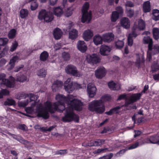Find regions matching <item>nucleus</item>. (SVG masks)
<instances>
[{
  "mask_svg": "<svg viewBox=\"0 0 159 159\" xmlns=\"http://www.w3.org/2000/svg\"><path fill=\"white\" fill-rule=\"evenodd\" d=\"M93 32L89 30H87L84 32L83 37L85 40L89 41L93 36Z\"/></svg>",
  "mask_w": 159,
  "mask_h": 159,
  "instance_id": "6ab92c4d",
  "label": "nucleus"
},
{
  "mask_svg": "<svg viewBox=\"0 0 159 159\" xmlns=\"http://www.w3.org/2000/svg\"><path fill=\"white\" fill-rule=\"evenodd\" d=\"M48 55L47 52L43 51L40 54V60L43 61H46L48 57Z\"/></svg>",
  "mask_w": 159,
  "mask_h": 159,
  "instance_id": "c9c22d12",
  "label": "nucleus"
},
{
  "mask_svg": "<svg viewBox=\"0 0 159 159\" xmlns=\"http://www.w3.org/2000/svg\"><path fill=\"white\" fill-rule=\"evenodd\" d=\"M121 23L122 26L126 29L130 27V21L127 17H123L121 20Z\"/></svg>",
  "mask_w": 159,
  "mask_h": 159,
  "instance_id": "a211bd4d",
  "label": "nucleus"
},
{
  "mask_svg": "<svg viewBox=\"0 0 159 159\" xmlns=\"http://www.w3.org/2000/svg\"><path fill=\"white\" fill-rule=\"evenodd\" d=\"M106 74L105 68L103 66L99 67L95 71V75L98 79H101Z\"/></svg>",
  "mask_w": 159,
  "mask_h": 159,
  "instance_id": "9d476101",
  "label": "nucleus"
},
{
  "mask_svg": "<svg viewBox=\"0 0 159 159\" xmlns=\"http://www.w3.org/2000/svg\"><path fill=\"white\" fill-rule=\"evenodd\" d=\"M67 105V107L65 110V116L62 118V120L65 122H70L73 120L78 122L79 117L74 113L73 110L81 111L82 109L83 103L80 100L74 99L71 101H69Z\"/></svg>",
  "mask_w": 159,
  "mask_h": 159,
  "instance_id": "f03ea898",
  "label": "nucleus"
},
{
  "mask_svg": "<svg viewBox=\"0 0 159 159\" xmlns=\"http://www.w3.org/2000/svg\"><path fill=\"white\" fill-rule=\"evenodd\" d=\"M72 13V10L71 8L67 9L65 13V16L67 17L71 16Z\"/></svg>",
  "mask_w": 159,
  "mask_h": 159,
  "instance_id": "603ef678",
  "label": "nucleus"
},
{
  "mask_svg": "<svg viewBox=\"0 0 159 159\" xmlns=\"http://www.w3.org/2000/svg\"><path fill=\"white\" fill-rule=\"evenodd\" d=\"M16 30L14 29H13L10 30L8 34V37L9 39H13L14 38L16 34Z\"/></svg>",
  "mask_w": 159,
  "mask_h": 159,
  "instance_id": "72a5a7b5",
  "label": "nucleus"
},
{
  "mask_svg": "<svg viewBox=\"0 0 159 159\" xmlns=\"http://www.w3.org/2000/svg\"><path fill=\"white\" fill-rule=\"evenodd\" d=\"M64 89L67 92L70 93L74 89L73 87V84L70 78L68 79L64 83Z\"/></svg>",
  "mask_w": 159,
  "mask_h": 159,
  "instance_id": "9b49d317",
  "label": "nucleus"
},
{
  "mask_svg": "<svg viewBox=\"0 0 159 159\" xmlns=\"http://www.w3.org/2000/svg\"><path fill=\"white\" fill-rule=\"evenodd\" d=\"M53 12L54 15L58 17L61 16L63 13V11L60 7H58L54 8Z\"/></svg>",
  "mask_w": 159,
  "mask_h": 159,
  "instance_id": "473e14b6",
  "label": "nucleus"
},
{
  "mask_svg": "<svg viewBox=\"0 0 159 159\" xmlns=\"http://www.w3.org/2000/svg\"><path fill=\"white\" fill-rule=\"evenodd\" d=\"M27 77L24 75H21L20 76H18L17 80L18 81L21 82H24L27 80Z\"/></svg>",
  "mask_w": 159,
  "mask_h": 159,
  "instance_id": "a18cd8bd",
  "label": "nucleus"
},
{
  "mask_svg": "<svg viewBox=\"0 0 159 159\" xmlns=\"http://www.w3.org/2000/svg\"><path fill=\"white\" fill-rule=\"evenodd\" d=\"M134 10L130 9L128 10L127 12V14L128 16L130 17L133 16L134 15Z\"/></svg>",
  "mask_w": 159,
  "mask_h": 159,
  "instance_id": "864d4df0",
  "label": "nucleus"
},
{
  "mask_svg": "<svg viewBox=\"0 0 159 159\" xmlns=\"http://www.w3.org/2000/svg\"><path fill=\"white\" fill-rule=\"evenodd\" d=\"M143 9L145 12H149L151 11L150 2L149 1H147L143 3Z\"/></svg>",
  "mask_w": 159,
  "mask_h": 159,
  "instance_id": "cd10ccee",
  "label": "nucleus"
},
{
  "mask_svg": "<svg viewBox=\"0 0 159 159\" xmlns=\"http://www.w3.org/2000/svg\"><path fill=\"white\" fill-rule=\"evenodd\" d=\"M28 14V10L25 9H21L20 12V15L22 19L25 18L27 16Z\"/></svg>",
  "mask_w": 159,
  "mask_h": 159,
  "instance_id": "c756f323",
  "label": "nucleus"
},
{
  "mask_svg": "<svg viewBox=\"0 0 159 159\" xmlns=\"http://www.w3.org/2000/svg\"><path fill=\"white\" fill-rule=\"evenodd\" d=\"M125 5L126 6L130 7H133L134 6V3L130 1H127Z\"/></svg>",
  "mask_w": 159,
  "mask_h": 159,
  "instance_id": "e2e57ef3",
  "label": "nucleus"
},
{
  "mask_svg": "<svg viewBox=\"0 0 159 159\" xmlns=\"http://www.w3.org/2000/svg\"><path fill=\"white\" fill-rule=\"evenodd\" d=\"M138 30L137 26L135 25L132 28L131 33L129 34L128 38V45L131 46L133 43V37L135 38L138 35L137 31Z\"/></svg>",
  "mask_w": 159,
  "mask_h": 159,
  "instance_id": "6e6552de",
  "label": "nucleus"
},
{
  "mask_svg": "<svg viewBox=\"0 0 159 159\" xmlns=\"http://www.w3.org/2000/svg\"><path fill=\"white\" fill-rule=\"evenodd\" d=\"M143 41L144 43H148V48L149 50L152 49V39L149 36H147L144 37Z\"/></svg>",
  "mask_w": 159,
  "mask_h": 159,
  "instance_id": "393cba45",
  "label": "nucleus"
},
{
  "mask_svg": "<svg viewBox=\"0 0 159 159\" xmlns=\"http://www.w3.org/2000/svg\"><path fill=\"white\" fill-rule=\"evenodd\" d=\"M54 48L56 50H57L59 49L60 48H61V44L59 43L56 44L54 46Z\"/></svg>",
  "mask_w": 159,
  "mask_h": 159,
  "instance_id": "774afa93",
  "label": "nucleus"
},
{
  "mask_svg": "<svg viewBox=\"0 0 159 159\" xmlns=\"http://www.w3.org/2000/svg\"><path fill=\"white\" fill-rule=\"evenodd\" d=\"M19 141L21 143L23 144H26L28 143V141L25 140L23 138H21L20 139L16 138L15 139Z\"/></svg>",
  "mask_w": 159,
  "mask_h": 159,
  "instance_id": "09e8293b",
  "label": "nucleus"
},
{
  "mask_svg": "<svg viewBox=\"0 0 159 159\" xmlns=\"http://www.w3.org/2000/svg\"><path fill=\"white\" fill-rule=\"evenodd\" d=\"M153 34L154 39L157 40L159 38V31L157 28H154L153 29Z\"/></svg>",
  "mask_w": 159,
  "mask_h": 159,
  "instance_id": "4c0bfd02",
  "label": "nucleus"
},
{
  "mask_svg": "<svg viewBox=\"0 0 159 159\" xmlns=\"http://www.w3.org/2000/svg\"><path fill=\"white\" fill-rule=\"evenodd\" d=\"M46 71L45 69H42L41 70H40V76L44 77L46 75Z\"/></svg>",
  "mask_w": 159,
  "mask_h": 159,
  "instance_id": "680f3d73",
  "label": "nucleus"
},
{
  "mask_svg": "<svg viewBox=\"0 0 159 159\" xmlns=\"http://www.w3.org/2000/svg\"><path fill=\"white\" fill-rule=\"evenodd\" d=\"M139 146V143L138 142L135 143L134 144L132 145L128 148L129 149H131L137 148Z\"/></svg>",
  "mask_w": 159,
  "mask_h": 159,
  "instance_id": "13d9d810",
  "label": "nucleus"
},
{
  "mask_svg": "<svg viewBox=\"0 0 159 159\" xmlns=\"http://www.w3.org/2000/svg\"><path fill=\"white\" fill-rule=\"evenodd\" d=\"M15 101L12 99L7 98L4 102V104L5 106H15L16 105Z\"/></svg>",
  "mask_w": 159,
  "mask_h": 159,
  "instance_id": "7c9ffc66",
  "label": "nucleus"
},
{
  "mask_svg": "<svg viewBox=\"0 0 159 159\" xmlns=\"http://www.w3.org/2000/svg\"><path fill=\"white\" fill-rule=\"evenodd\" d=\"M18 46V43L17 41H15L14 43H12V45L10 49V51L13 52L15 51L17 48Z\"/></svg>",
  "mask_w": 159,
  "mask_h": 159,
  "instance_id": "37998d69",
  "label": "nucleus"
},
{
  "mask_svg": "<svg viewBox=\"0 0 159 159\" xmlns=\"http://www.w3.org/2000/svg\"><path fill=\"white\" fill-rule=\"evenodd\" d=\"M103 37L104 42H110L114 39V35L111 33H109L104 34Z\"/></svg>",
  "mask_w": 159,
  "mask_h": 159,
  "instance_id": "f3484780",
  "label": "nucleus"
},
{
  "mask_svg": "<svg viewBox=\"0 0 159 159\" xmlns=\"http://www.w3.org/2000/svg\"><path fill=\"white\" fill-rule=\"evenodd\" d=\"M19 58L18 56H14L10 60L9 62H10V63H12L15 64V63L16 61H18L19 59Z\"/></svg>",
  "mask_w": 159,
  "mask_h": 159,
  "instance_id": "49530a36",
  "label": "nucleus"
},
{
  "mask_svg": "<svg viewBox=\"0 0 159 159\" xmlns=\"http://www.w3.org/2000/svg\"><path fill=\"white\" fill-rule=\"evenodd\" d=\"M99 57L96 54H93L90 56L89 61L93 64H96L100 61Z\"/></svg>",
  "mask_w": 159,
  "mask_h": 159,
  "instance_id": "aec40b11",
  "label": "nucleus"
},
{
  "mask_svg": "<svg viewBox=\"0 0 159 159\" xmlns=\"http://www.w3.org/2000/svg\"><path fill=\"white\" fill-rule=\"evenodd\" d=\"M113 154L112 153L109 155L104 156L103 157H100L99 159H111L113 157Z\"/></svg>",
  "mask_w": 159,
  "mask_h": 159,
  "instance_id": "6e6d98bb",
  "label": "nucleus"
},
{
  "mask_svg": "<svg viewBox=\"0 0 159 159\" xmlns=\"http://www.w3.org/2000/svg\"><path fill=\"white\" fill-rule=\"evenodd\" d=\"M135 25L137 26V28L138 29L137 31V33L139 30H143L145 28V23L142 19H140L139 20L138 25L136 23H134V26Z\"/></svg>",
  "mask_w": 159,
  "mask_h": 159,
  "instance_id": "b1692460",
  "label": "nucleus"
},
{
  "mask_svg": "<svg viewBox=\"0 0 159 159\" xmlns=\"http://www.w3.org/2000/svg\"><path fill=\"white\" fill-rule=\"evenodd\" d=\"M28 102H18V106L20 107H25L28 104Z\"/></svg>",
  "mask_w": 159,
  "mask_h": 159,
  "instance_id": "de8ad7c7",
  "label": "nucleus"
},
{
  "mask_svg": "<svg viewBox=\"0 0 159 159\" xmlns=\"http://www.w3.org/2000/svg\"><path fill=\"white\" fill-rule=\"evenodd\" d=\"M121 107H120L119 106H117L115 107H114L112 109V110L113 111V114H117L119 113L120 112V110Z\"/></svg>",
  "mask_w": 159,
  "mask_h": 159,
  "instance_id": "8fccbe9b",
  "label": "nucleus"
},
{
  "mask_svg": "<svg viewBox=\"0 0 159 159\" xmlns=\"http://www.w3.org/2000/svg\"><path fill=\"white\" fill-rule=\"evenodd\" d=\"M63 85V83L62 81L57 80L54 82L52 86V89L53 91H56L59 89V88L61 87Z\"/></svg>",
  "mask_w": 159,
  "mask_h": 159,
  "instance_id": "4be33fe9",
  "label": "nucleus"
},
{
  "mask_svg": "<svg viewBox=\"0 0 159 159\" xmlns=\"http://www.w3.org/2000/svg\"><path fill=\"white\" fill-rule=\"evenodd\" d=\"M62 33L61 30L58 28L55 29L53 32V35L56 39H59L61 36Z\"/></svg>",
  "mask_w": 159,
  "mask_h": 159,
  "instance_id": "a878e982",
  "label": "nucleus"
},
{
  "mask_svg": "<svg viewBox=\"0 0 159 159\" xmlns=\"http://www.w3.org/2000/svg\"><path fill=\"white\" fill-rule=\"evenodd\" d=\"M124 43L122 41L118 40L116 42V46L117 48H120L123 47Z\"/></svg>",
  "mask_w": 159,
  "mask_h": 159,
  "instance_id": "c03bdc74",
  "label": "nucleus"
},
{
  "mask_svg": "<svg viewBox=\"0 0 159 159\" xmlns=\"http://www.w3.org/2000/svg\"><path fill=\"white\" fill-rule=\"evenodd\" d=\"M66 72L76 77L81 76L82 74L78 71L77 68L72 65H68L65 68Z\"/></svg>",
  "mask_w": 159,
  "mask_h": 159,
  "instance_id": "0eeeda50",
  "label": "nucleus"
},
{
  "mask_svg": "<svg viewBox=\"0 0 159 159\" xmlns=\"http://www.w3.org/2000/svg\"><path fill=\"white\" fill-rule=\"evenodd\" d=\"M111 50V48L109 46L103 45L100 47V52L102 55L107 56L109 54Z\"/></svg>",
  "mask_w": 159,
  "mask_h": 159,
  "instance_id": "ddd939ff",
  "label": "nucleus"
},
{
  "mask_svg": "<svg viewBox=\"0 0 159 159\" xmlns=\"http://www.w3.org/2000/svg\"><path fill=\"white\" fill-rule=\"evenodd\" d=\"M93 41L96 45L102 43V37L99 35H97L93 37Z\"/></svg>",
  "mask_w": 159,
  "mask_h": 159,
  "instance_id": "bb28decb",
  "label": "nucleus"
},
{
  "mask_svg": "<svg viewBox=\"0 0 159 159\" xmlns=\"http://www.w3.org/2000/svg\"><path fill=\"white\" fill-rule=\"evenodd\" d=\"M37 0H29V2H31L30 9L32 11L35 10L38 7V4L36 2Z\"/></svg>",
  "mask_w": 159,
  "mask_h": 159,
  "instance_id": "2f4dec72",
  "label": "nucleus"
},
{
  "mask_svg": "<svg viewBox=\"0 0 159 159\" xmlns=\"http://www.w3.org/2000/svg\"><path fill=\"white\" fill-rule=\"evenodd\" d=\"M28 97V94H25L23 93H21L19 94V99L25 98Z\"/></svg>",
  "mask_w": 159,
  "mask_h": 159,
  "instance_id": "0e129e2a",
  "label": "nucleus"
},
{
  "mask_svg": "<svg viewBox=\"0 0 159 159\" xmlns=\"http://www.w3.org/2000/svg\"><path fill=\"white\" fill-rule=\"evenodd\" d=\"M6 60L3 58L2 59L0 60V68L4 66L6 63Z\"/></svg>",
  "mask_w": 159,
  "mask_h": 159,
  "instance_id": "bf43d9fd",
  "label": "nucleus"
},
{
  "mask_svg": "<svg viewBox=\"0 0 159 159\" xmlns=\"http://www.w3.org/2000/svg\"><path fill=\"white\" fill-rule=\"evenodd\" d=\"M28 97L30 98V102L34 101L35 105H36V102L39 97L37 96V95H34L33 93L28 94Z\"/></svg>",
  "mask_w": 159,
  "mask_h": 159,
  "instance_id": "e433bc0d",
  "label": "nucleus"
},
{
  "mask_svg": "<svg viewBox=\"0 0 159 159\" xmlns=\"http://www.w3.org/2000/svg\"><path fill=\"white\" fill-rule=\"evenodd\" d=\"M89 4L88 2L85 3L82 9V16L81 18V21L83 23L87 22V23L90 22L91 19V14L90 12H89L88 11L89 9Z\"/></svg>",
  "mask_w": 159,
  "mask_h": 159,
  "instance_id": "20e7f679",
  "label": "nucleus"
},
{
  "mask_svg": "<svg viewBox=\"0 0 159 159\" xmlns=\"http://www.w3.org/2000/svg\"><path fill=\"white\" fill-rule=\"evenodd\" d=\"M152 18L155 20H159V10L156 9L152 11Z\"/></svg>",
  "mask_w": 159,
  "mask_h": 159,
  "instance_id": "58836bf2",
  "label": "nucleus"
},
{
  "mask_svg": "<svg viewBox=\"0 0 159 159\" xmlns=\"http://www.w3.org/2000/svg\"><path fill=\"white\" fill-rule=\"evenodd\" d=\"M62 57L64 60L68 61L70 60V56L68 52H64L62 54Z\"/></svg>",
  "mask_w": 159,
  "mask_h": 159,
  "instance_id": "ea45409f",
  "label": "nucleus"
},
{
  "mask_svg": "<svg viewBox=\"0 0 159 159\" xmlns=\"http://www.w3.org/2000/svg\"><path fill=\"white\" fill-rule=\"evenodd\" d=\"M144 57L143 55H138L135 65L137 67L139 68L141 66L144 65Z\"/></svg>",
  "mask_w": 159,
  "mask_h": 159,
  "instance_id": "2eb2a0df",
  "label": "nucleus"
},
{
  "mask_svg": "<svg viewBox=\"0 0 159 159\" xmlns=\"http://www.w3.org/2000/svg\"><path fill=\"white\" fill-rule=\"evenodd\" d=\"M152 50H149V49L147 52V60L150 61L152 58Z\"/></svg>",
  "mask_w": 159,
  "mask_h": 159,
  "instance_id": "5fc2aeb1",
  "label": "nucleus"
},
{
  "mask_svg": "<svg viewBox=\"0 0 159 159\" xmlns=\"http://www.w3.org/2000/svg\"><path fill=\"white\" fill-rule=\"evenodd\" d=\"M78 34L77 31L75 29H73L69 32V37L72 39H75Z\"/></svg>",
  "mask_w": 159,
  "mask_h": 159,
  "instance_id": "c85d7f7f",
  "label": "nucleus"
},
{
  "mask_svg": "<svg viewBox=\"0 0 159 159\" xmlns=\"http://www.w3.org/2000/svg\"><path fill=\"white\" fill-rule=\"evenodd\" d=\"M96 91L97 89L93 84L90 83L88 84L87 92L90 97H93L96 94Z\"/></svg>",
  "mask_w": 159,
  "mask_h": 159,
  "instance_id": "1a4fd4ad",
  "label": "nucleus"
},
{
  "mask_svg": "<svg viewBox=\"0 0 159 159\" xmlns=\"http://www.w3.org/2000/svg\"><path fill=\"white\" fill-rule=\"evenodd\" d=\"M24 67V66L23 65H20V66H18L16 68H15V72H18V71H20V69L23 68Z\"/></svg>",
  "mask_w": 159,
  "mask_h": 159,
  "instance_id": "69168bd1",
  "label": "nucleus"
},
{
  "mask_svg": "<svg viewBox=\"0 0 159 159\" xmlns=\"http://www.w3.org/2000/svg\"><path fill=\"white\" fill-rule=\"evenodd\" d=\"M89 109L91 111L101 114L105 111V107L102 100H95L89 104Z\"/></svg>",
  "mask_w": 159,
  "mask_h": 159,
  "instance_id": "7ed1b4c3",
  "label": "nucleus"
},
{
  "mask_svg": "<svg viewBox=\"0 0 159 159\" xmlns=\"http://www.w3.org/2000/svg\"><path fill=\"white\" fill-rule=\"evenodd\" d=\"M119 17V15L116 11H113L112 12L111 16V20L112 22H115Z\"/></svg>",
  "mask_w": 159,
  "mask_h": 159,
  "instance_id": "f704fd0d",
  "label": "nucleus"
},
{
  "mask_svg": "<svg viewBox=\"0 0 159 159\" xmlns=\"http://www.w3.org/2000/svg\"><path fill=\"white\" fill-rule=\"evenodd\" d=\"M105 142V140L104 139H98L94 141H91L90 146H99L103 144Z\"/></svg>",
  "mask_w": 159,
  "mask_h": 159,
  "instance_id": "412c9836",
  "label": "nucleus"
},
{
  "mask_svg": "<svg viewBox=\"0 0 159 159\" xmlns=\"http://www.w3.org/2000/svg\"><path fill=\"white\" fill-rule=\"evenodd\" d=\"M108 85L109 88L112 90H119L120 88V85L119 84H116L113 81L109 83Z\"/></svg>",
  "mask_w": 159,
  "mask_h": 159,
  "instance_id": "5701e85b",
  "label": "nucleus"
},
{
  "mask_svg": "<svg viewBox=\"0 0 159 159\" xmlns=\"http://www.w3.org/2000/svg\"><path fill=\"white\" fill-rule=\"evenodd\" d=\"M55 99L57 102L53 104L50 102H47L43 111L42 110V105L40 103V117L47 119L49 117L48 112L53 113L58 110L61 112L65 109V103L67 104L68 98L63 95L58 94L56 96Z\"/></svg>",
  "mask_w": 159,
  "mask_h": 159,
  "instance_id": "f257e3e1",
  "label": "nucleus"
},
{
  "mask_svg": "<svg viewBox=\"0 0 159 159\" xmlns=\"http://www.w3.org/2000/svg\"><path fill=\"white\" fill-rule=\"evenodd\" d=\"M54 128H55L54 126H50V127H49L47 129H45L44 128H43V127L42 128H40V130H42L43 131H50L51 130H52Z\"/></svg>",
  "mask_w": 159,
  "mask_h": 159,
  "instance_id": "052dcab7",
  "label": "nucleus"
},
{
  "mask_svg": "<svg viewBox=\"0 0 159 159\" xmlns=\"http://www.w3.org/2000/svg\"><path fill=\"white\" fill-rule=\"evenodd\" d=\"M53 19V15L51 12H47L45 10L40 11V20H43L47 22L51 21Z\"/></svg>",
  "mask_w": 159,
  "mask_h": 159,
  "instance_id": "423d86ee",
  "label": "nucleus"
},
{
  "mask_svg": "<svg viewBox=\"0 0 159 159\" xmlns=\"http://www.w3.org/2000/svg\"><path fill=\"white\" fill-rule=\"evenodd\" d=\"M77 47L79 50L83 53L85 52L87 49V46L84 41H78Z\"/></svg>",
  "mask_w": 159,
  "mask_h": 159,
  "instance_id": "4468645a",
  "label": "nucleus"
},
{
  "mask_svg": "<svg viewBox=\"0 0 159 159\" xmlns=\"http://www.w3.org/2000/svg\"><path fill=\"white\" fill-rule=\"evenodd\" d=\"M116 11L118 13V14H121L123 13V10L122 8L118 6L116 7Z\"/></svg>",
  "mask_w": 159,
  "mask_h": 159,
  "instance_id": "3c124183",
  "label": "nucleus"
},
{
  "mask_svg": "<svg viewBox=\"0 0 159 159\" xmlns=\"http://www.w3.org/2000/svg\"><path fill=\"white\" fill-rule=\"evenodd\" d=\"M1 84L5 85L7 87L9 88H13L15 86L14 80L13 81H10L8 79H5L2 80V82H1Z\"/></svg>",
  "mask_w": 159,
  "mask_h": 159,
  "instance_id": "dca6fc26",
  "label": "nucleus"
},
{
  "mask_svg": "<svg viewBox=\"0 0 159 159\" xmlns=\"http://www.w3.org/2000/svg\"><path fill=\"white\" fill-rule=\"evenodd\" d=\"M8 39L6 38H0V47L4 46L6 45L8 42Z\"/></svg>",
  "mask_w": 159,
  "mask_h": 159,
  "instance_id": "a19ab883",
  "label": "nucleus"
},
{
  "mask_svg": "<svg viewBox=\"0 0 159 159\" xmlns=\"http://www.w3.org/2000/svg\"><path fill=\"white\" fill-rule=\"evenodd\" d=\"M18 128L19 129L23 131H26L27 127L25 124H20L18 125Z\"/></svg>",
  "mask_w": 159,
  "mask_h": 159,
  "instance_id": "4d7b16f0",
  "label": "nucleus"
},
{
  "mask_svg": "<svg viewBox=\"0 0 159 159\" xmlns=\"http://www.w3.org/2000/svg\"><path fill=\"white\" fill-rule=\"evenodd\" d=\"M8 50V48L5 47L2 51H1V47H0V58L4 57L7 53Z\"/></svg>",
  "mask_w": 159,
  "mask_h": 159,
  "instance_id": "79ce46f5",
  "label": "nucleus"
},
{
  "mask_svg": "<svg viewBox=\"0 0 159 159\" xmlns=\"http://www.w3.org/2000/svg\"><path fill=\"white\" fill-rule=\"evenodd\" d=\"M15 64L13 63H10V62H9V65L8 66V70H10L12 69L15 66Z\"/></svg>",
  "mask_w": 159,
  "mask_h": 159,
  "instance_id": "338daca9",
  "label": "nucleus"
},
{
  "mask_svg": "<svg viewBox=\"0 0 159 159\" xmlns=\"http://www.w3.org/2000/svg\"><path fill=\"white\" fill-rule=\"evenodd\" d=\"M141 93H135L132 95L129 99H126L124 106L127 107V110H131V109H136L137 107L133 105L128 107V106L131 103H133L137 100L140 99L141 96Z\"/></svg>",
  "mask_w": 159,
  "mask_h": 159,
  "instance_id": "39448f33",
  "label": "nucleus"
},
{
  "mask_svg": "<svg viewBox=\"0 0 159 159\" xmlns=\"http://www.w3.org/2000/svg\"><path fill=\"white\" fill-rule=\"evenodd\" d=\"M145 142L146 143H157L159 145V136L154 135L149 137L145 139Z\"/></svg>",
  "mask_w": 159,
  "mask_h": 159,
  "instance_id": "f8f14e48",
  "label": "nucleus"
}]
</instances>
